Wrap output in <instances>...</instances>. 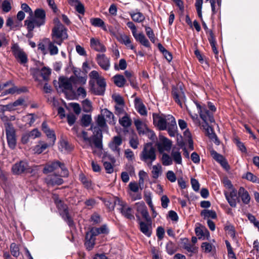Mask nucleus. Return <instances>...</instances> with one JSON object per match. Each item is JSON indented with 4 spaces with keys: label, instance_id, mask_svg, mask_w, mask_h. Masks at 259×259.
I'll use <instances>...</instances> for the list:
<instances>
[{
    "label": "nucleus",
    "instance_id": "f257e3e1",
    "mask_svg": "<svg viewBox=\"0 0 259 259\" xmlns=\"http://www.w3.org/2000/svg\"><path fill=\"white\" fill-rule=\"evenodd\" d=\"M191 99L195 104L198 113L200 118L203 121L202 124L203 129L206 130L207 132L208 133V128L210 127L209 123L215 122L214 113L217 111L216 107L211 102H207V107L209 109V110H208L204 103L198 101L194 97H191Z\"/></svg>",
    "mask_w": 259,
    "mask_h": 259
},
{
    "label": "nucleus",
    "instance_id": "f03ea898",
    "mask_svg": "<svg viewBox=\"0 0 259 259\" xmlns=\"http://www.w3.org/2000/svg\"><path fill=\"white\" fill-rule=\"evenodd\" d=\"M225 187L231 190L230 192L224 191V194L226 199L232 207H236L237 206V200L239 202V200L237 197V191L234 187L231 181L227 177H224L222 181Z\"/></svg>",
    "mask_w": 259,
    "mask_h": 259
},
{
    "label": "nucleus",
    "instance_id": "7ed1b4c3",
    "mask_svg": "<svg viewBox=\"0 0 259 259\" xmlns=\"http://www.w3.org/2000/svg\"><path fill=\"white\" fill-rule=\"evenodd\" d=\"M141 160L148 163V165H151L152 163L156 159V150L152 146L151 143H146L140 154Z\"/></svg>",
    "mask_w": 259,
    "mask_h": 259
},
{
    "label": "nucleus",
    "instance_id": "20e7f679",
    "mask_svg": "<svg viewBox=\"0 0 259 259\" xmlns=\"http://www.w3.org/2000/svg\"><path fill=\"white\" fill-rule=\"evenodd\" d=\"M58 168L61 169L60 177H68L69 175L68 169L64 162H61L59 160H54L48 162L43 169V173L47 174L55 171Z\"/></svg>",
    "mask_w": 259,
    "mask_h": 259
},
{
    "label": "nucleus",
    "instance_id": "39448f33",
    "mask_svg": "<svg viewBox=\"0 0 259 259\" xmlns=\"http://www.w3.org/2000/svg\"><path fill=\"white\" fill-rule=\"evenodd\" d=\"M46 18V11L42 9L37 8L34 11V16L25 21L27 22L29 27L32 28L33 25L36 26V27L45 25Z\"/></svg>",
    "mask_w": 259,
    "mask_h": 259
},
{
    "label": "nucleus",
    "instance_id": "423d86ee",
    "mask_svg": "<svg viewBox=\"0 0 259 259\" xmlns=\"http://www.w3.org/2000/svg\"><path fill=\"white\" fill-rule=\"evenodd\" d=\"M126 25L131 30L133 35L136 41H139L142 45L146 48H150V43L145 35L142 32L139 34L137 33L136 26L133 22H128Z\"/></svg>",
    "mask_w": 259,
    "mask_h": 259
},
{
    "label": "nucleus",
    "instance_id": "0eeeda50",
    "mask_svg": "<svg viewBox=\"0 0 259 259\" xmlns=\"http://www.w3.org/2000/svg\"><path fill=\"white\" fill-rule=\"evenodd\" d=\"M55 21L56 24L52 29V36L61 39H66L68 37L67 28L60 22L58 18H56Z\"/></svg>",
    "mask_w": 259,
    "mask_h": 259
},
{
    "label": "nucleus",
    "instance_id": "6e6552de",
    "mask_svg": "<svg viewBox=\"0 0 259 259\" xmlns=\"http://www.w3.org/2000/svg\"><path fill=\"white\" fill-rule=\"evenodd\" d=\"M89 130L92 131L93 132V143L95 147L99 150H102L103 148L102 130L97 126H94L93 124Z\"/></svg>",
    "mask_w": 259,
    "mask_h": 259
},
{
    "label": "nucleus",
    "instance_id": "1a4fd4ad",
    "mask_svg": "<svg viewBox=\"0 0 259 259\" xmlns=\"http://www.w3.org/2000/svg\"><path fill=\"white\" fill-rule=\"evenodd\" d=\"M171 96L175 102L182 107V101L185 102L186 100L183 85H180L179 87L173 85L171 88Z\"/></svg>",
    "mask_w": 259,
    "mask_h": 259
},
{
    "label": "nucleus",
    "instance_id": "9d476101",
    "mask_svg": "<svg viewBox=\"0 0 259 259\" xmlns=\"http://www.w3.org/2000/svg\"><path fill=\"white\" fill-rule=\"evenodd\" d=\"M6 131L9 146L14 149L16 146L15 131L10 123L7 124Z\"/></svg>",
    "mask_w": 259,
    "mask_h": 259
},
{
    "label": "nucleus",
    "instance_id": "9b49d317",
    "mask_svg": "<svg viewBox=\"0 0 259 259\" xmlns=\"http://www.w3.org/2000/svg\"><path fill=\"white\" fill-rule=\"evenodd\" d=\"M153 122L155 126H157L160 131L166 130L167 127V119L165 118V115H159L157 113H153Z\"/></svg>",
    "mask_w": 259,
    "mask_h": 259
},
{
    "label": "nucleus",
    "instance_id": "f8f14e48",
    "mask_svg": "<svg viewBox=\"0 0 259 259\" xmlns=\"http://www.w3.org/2000/svg\"><path fill=\"white\" fill-rule=\"evenodd\" d=\"M210 153L212 158L219 163L220 164L221 166L226 170H229L230 169V166L225 157L218 153L216 151L212 149L210 151Z\"/></svg>",
    "mask_w": 259,
    "mask_h": 259
},
{
    "label": "nucleus",
    "instance_id": "ddd939ff",
    "mask_svg": "<svg viewBox=\"0 0 259 259\" xmlns=\"http://www.w3.org/2000/svg\"><path fill=\"white\" fill-rule=\"evenodd\" d=\"M96 61L100 67L104 70H108L110 66V58L106 57L105 54H98L96 56Z\"/></svg>",
    "mask_w": 259,
    "mask_h": 259
},
{
    "label": "nucleus",
    "instance_id": "4468645a",
    "mask_svg": "<svg viewBox=\"0 0 259 259\" xmlns=\"http://www.w3.org/2000/svg\"><path fill=\"white\" fill-rule=\"evenodd\" d=\"M95 235L90 230L85 234L84 246L89 251L91 250L94 247L96 241Z\"/></svg>",
    "mask_w": 259,
    "mask_h": 259
},
{
    "label": "nucleus",
    "instance_id": "2eb2a0df",
    "mask_svg": "<svg viewBox=\"0 0 259 259\" xmlns=\"http://www.w3.org/2000/svg\"><path fill=\"white\" fill-rule=\"evenodd\" d=\"M122 143V139L120 136H114L112 141L109 144V148L114 152H117L119 154L120 153V146Z\"/></svg>",
    "mask_w": 259,
    "mask_h": 259
},
{
    "label": "nucleus",
    "instance_id": "dca6fc26",
    "mask_svg": "<svg viewBox=\"0 0 259 259\" xmlns=\"http://www.w3.org/2000/svg\"><path fill=\"white\" fill-rule=\"evenodd\" d=\"M90 46L95 51L98 52L105 53L106 51V47L99 39L92 37L90 39Z\"/></svg>",
    "mask_w": 259,
    "mask_h": 259
},
{
    "label": "nucleus",
    "instance_id": "f3484780",
    "mask_svg": "<svg viewBox=\"0 0 259 259\" xmlns=\"http://www.w3.org/2000/svg\"><path fill=\"white\" fill-rule=\"evenodd\" d=\"M45 182L48 186H54L62 184L64 183V180L55 174L48 176L45 179Z\"/></svg>",
    "mask_w": 259,
    "mask_h": 259
},
{
    "label": "nucleus",
    "instance_id": "a211bd4d",
    "mask_svg": "<svg viewBox=\"0 0 259 259\" xmlns=\"http://www.w3.org/2000/svg\"><path fill=\"white\" fill-rule=\"evenodd\" d=\"M59 87L60 88H62L64 90L72 91V82L69 78L64 77L60 76L59 78Z\"/></svg>",
    "mask_w": 259,
    "mask_h": 259
},
{
    "label": "nucleus",
    "instance_id": "6ab92c4d",
    "mask_svg": "<svg viewBox=\"0 0 259 259\" xmlns=\"http://www.w3.org/2000/svg\"><path fill=\"white\" fill-rule=\"evenodd\" d=\"M139 224L140 231L147 237H151L152 233V223L140 221Z\"/></svg>",
    "mask_w": 259,
    "mask_h": 259
},
{
    "label": "nucleus",
    "instance_id": "aec40b11",
    "mask_svg": "<svg viewBox=\"0 0 259 259\" xmlns=\"http://www.w3.org/2000/svg\"><path fill=\"white\" fill-rule=\"evenodd\" d=\"M238 194L244 204H249L251 199L250 196L248 192L243 187H240L239 188Z\"/></svg>",
    "mask_w": 259,
    "mask_h": 259
},
{
    "label": "nucleus",
    "instance_id": "412c9836",
    "mask_svg": "<svg viewBox=\"0 0 259 259\" xmlns=\"http://www.w3.org/2000/svg\"><path fill=\"white\" fill-rule=\"evenodd\" d=\"M33 169L30 167L27 162L20 161L17 163V175L22 173H32Z\"/></svg>",
    "mask_w": 259,
    "mask_h": 259
},
{
    "label": "nucleus",
    "instance_id": "4be33fe9",
    "mask_svg": "<svg viewBox=\"0 0 259 259\" xmlns=\"http://www.w3.org/2000/svg\"><path fill=\"white\" fill-rule=\"evenodd\" d=\"M97 83L99 88L94 90V94L98 96H102L104 94L106 82L104 78H99L97 80Z\"/></svg>",
    "mask_w": 259,
    "mask_h": 259
},
{
    "label": "nucleus",
    "instance_id": "5701e85b",
    "mask_svg": "<svg viewBox=\"0 0 259 259\" xmlns=\"http://www.w3.org/2000/svg\"><path fill=\"white\" fill-rule=\"evenodd\" d=\"M28 61L27 54L17 46V62L24 67L27 66Z\"/></svg>",
    "mask_w": 259,
    "mask_h": 259
},
{
    "label": "nucleus",
    "instance_id": "b1692460",
    "mask_svg": "<svg viewBox=\"0 0 259 259\" xmlns=\"http://www.w3.org/2000/svg\"><path fill=\"white\" fill-rule=\"evenodd\" d=\"M118 210L124 218L130 220H134L135 217L133 214V210L130 207L125 206L124 208H119Z\"/></svg>",
    "mask_w": 259,
    "mask_h": 259
},
{
    "label": "nucleus",
    "instance_id": "393cba45",
    "mask_svg": "<svg viewBox=\"0 0 259 259\" xmlns=\"http://www.w3.org/2000/svg\"><path fill=\"white\" fill-rule=\"evenodd\" d=\"M135 106H137V111L141 115L146 116L147 114V111L146 108L143 103L141 101V99L138 98H136L135 99Z\"/></svg>",
    "mask_w": 259,
    "mask_h": 259
},
{
    "label": "nucleus",
    "instance_id": "a878e982",
    "mask_svg": "<svg viewBox=\"0 0 259 259\" xmlns=\"http://www.w3.org/2000/svg\"><path fill=\"white\" fill-rule=\"evenodd\" d=\"M207 38L211 47L212 50L215 54V57L217 59H218L219 51L216 47L217 41L213 32L210 31V36H208Z\"/></svg>",
    "mask_w": 259,
    "mask_h": 259
},
{
    "label": "nucleus",
    "instance_id": "bb28decb",
    "mask_svg": "<svg viewBox=\"0 0 259 259\" xmlns=\"http://www.w3.org/2000/svg\"><path fill=\"white\" fill-rule=\"evenodd\" d=\"M90 230L96 236L100 234H108L109 233V230L105 224L102 225L99 228L92 227Z\"/></svg>",
    "mask_w": 259,
    "mask_h": 259
},
{
    "label": "nucleus",
    "instance_id": "cd10ccee",
    "mask_svg": "<svg viewBox=\"0 0 259 259\" xmlns=\"http://www.w3.org/2000/svg\"><path fill=\"white\" fill-rule=\"evenodd\" d=\"M171 141L166 138H164L162 143L158 145V149L160 152H162L164 150L169 151L171 146Z\"/></svg>",
    "mask_w": 259,
    "mask_h": 259
},
{
    "label": "nucleus",
    "instance_id": "c85d7f7f",
    "mask_svg": "<svg viewBox=\"0 0 259 259\" xmlns=\"http://www.w3.org/2000/svg\"><path fill=\"white\" fill-rule=\"evenodd\" d=\"M44 42L46 44H48V49L51 55H57L58 53V49L57 47L55 46L54 42H51L49 38H44Z\"/></svg>",
    "mask_w": 259,
    "mask_h": 259
},
{
    "label": "nucleus",
    "instance_id": "c756f323",
    "mask_svg": "<svg viewBox=\"0 0 259 259\" xmlns=\"http://www.w3.org/2000/svg\"><path fill=\"white\" fill-rule=\"evenodd\" d=\"M90 22L91 24L95 27H101L104 30H107L105 22L99 18H92L90 19Z\"/></svg>",
    "mask_w": 259,
    "mask_h": 259
},
{
    "label": "nucleus",
    "instance_id": "7c9ffc66",
    "mask_svg": "<svg viewBox=\"0 0 259 259\" xmlns=\"http://www.w3.org/2000/svg\"><path fill=\"white\" fill-rule=\"evenodd\" d=\"M118 40L121 44H124L127 47H129L131 50H135V47L131 44V38L129 36L124 35H121L118 39Z\"/></svg>",
    "mask_w": 259,
    "mask_h": 259
},
{
    "label": "nucleus",
    "instance_id": "2f4dec72",
    "mask_svg": "<svg viewBox=\"0 0 259 259\" xmlns=\"http://www.w3.org/2000/svg\"><path fill=\"white\" fill-rule=\"evenodd\" d=\"M114 84L119 88L123 87L126 82V79L121 74H116L113 77Z\"/></svg>",
    "mask_w": 259,
    "mask_h": 259
},
{
    "label": "nucleus",
    "instance_id": "473e14b6",
    "mask_svg": "<svg viewBox=\"0 0 259 259\" xmlns=\"http://www.w3.org/2000/svg\"><path fill=\"white\" fill-rule=\"evenodd\" d=\"M205 131V135L209 137V138L214 141V143L217 145H219L220 144V141L218 138L217 135L214 133L213 128L210 126L209 128H208V133L207 132V131L206 130H204Z\"/></svg>",
    "mask_w": 259,
    "mask_h": 259
},
{
    "label": "nucleus",
    "instance_id": "72a5a7b5",
    "mask_svg": "<svg viewBox=\"0 0 259 259\" xmlns=\"http://www.w3.org/2000/svg\"><path fill=\"white\" fill-rule=\"evenodd\" d=\"M195 232L196 235L198 237L199 239H200L202 237L205 236V235H209V232L208 230L203 226L195 228Z\"/></svg>",
    "mask_w": 259,
    "mask_h": 259
},
{
    "label": "nucleus",
    "instance_id": "f704fd0d",
    "mask_svg": "<svg viewBox=\"0 0 259 259\" xmlns=\"http://www.w3.org/2000/svg\"><path fill=\"white\" fill-rule=\"evenodd\" d=\"M79 180L83 185V186L85 189H91L92 188L91 181L89 180L84 174H81L79 175Z\"/></svg>",
    "mask_w": 259,
    "mask_h": 259
},
{
    "label": "nucleus",
    "instance_id": "c9c22d12",
    "mask_svg": "<svg viewBox=\"0 0 259 259\" xmlns=\"http://www.w3.org/2000/svg\"><path fill=\"white\" fill-rule=\"evenodd\" d=\"M130 15L133 20L136 22H142L145 19L144 15L140 12L137 13L131 12Z\"/></svg>",
    "mask_w": 259,
    "mask_h": 259
},
{
    "label": "nucleus",
    "instance_id": "e433bc0d",
    "mask_svg": "<svg viewBox=\"0 0 259 259\" xmlns=\"http://www.w3.org/2000/svg\"><path fill=\"white\" fill-rule=\"evenodd\" d=\"M96 122L97 126L100 128L102 130H104L105 127H107V125L106 122V119L101 113L98 115Z\"/></svg>",
    "mask_w": 259,
    "mask_h": 259
},
{
    "label": "nucleus",
    "instance_id": "4c0bfd02",
    "mask_svg": "<svg viewBox=\"0 0 259 259\" xmlns=\"http://www.w3.org/2000/svg\"><path fill=\"white\" fill-rule=\"evenodd\" d=\"M70 80L72 81L74 84H84L87 81V77L83 76H74L72 75L70 77Z\"/></svg>",
    "mask_w": 259,
    "mask_h": 259
},
{
    "label": "nucleus",
    "instance_id": "58836bf2",
    "mask_svg": "<svg viewBox=\"0 0 259 259\" xmlns=\"http://www.w3.org/2000/svg\"><path fill=\"white\" fill-rule=\"evenodd\" d=\"M242 178L252 183L259 184V178L251 172H247Z\"/></svg>",
    "mask_w": 259,
    "mask_h": 259
},
{
    "label": "nucleus",
    "instance_id": "ea45409f",
    "mask_svg": "<svg viewBox=\"0 0 259 259\" xmlns=\"http://www.w3.org/2000/svg\"><path fill=\"white\" fill-rule=\"evenodd\" d=\"M92 121V117L91 115L83 114L80 119V124L83 127H87Z\"/></svg>",
    "mask_w": 259,
    "mask_h": 259
},
{
    "label": "nucleus",
    "instance_id": "a19ab883",
    "mask_svg": "<svg viewBox=\"0 0 259 259\" xmlns=\"http://www.w3.org/2000/svg\"><path fill=\"white\" fill-rule=\"evenodd\" d=\"M201 215L203 216L204 219L211 218L212 219H215L217 218L216 212L212 210L203 209L201 212Z\"/></svg>",
    "mask_w": 259,
    "mask_h": 259
},
{
    "label": "nucleus",
    "instance_id": "79ce46f5",
    "mask_svg": "<svg viewBox=\"0 0 259 259\" xmlns=\"http://www.w3.org/2000/svg\"><path fill=\"white\" fill-rule=\"evenodd\" d=\"M142 26L144 27L146 35L149 37L150 40L152 43H155V34L154 33V32L152 28L150 27L149 26H145L143 24H142Z\"/></svg>",
    "mask_w": 259,
    "mask_h": 259
},
{
    "label": "nucleus",
    "instance_id": "37998d69",
    "mask_svg": "<svg viewBox=\"0 0 259 259\" xmlns=\"http://www.w3.org/2000/svg\"><path fill=\"white\" fill-rule=\"evenodd\" d=\"M119 123L124 127H128L132 124V120L126 114L125 116L119 119Z\"/></svg>",
    "mask_w": 259,
    "mask_h": 259
},
{
    "label": "nucleus",
    "instance_id": "c03bdc74",
    "mask_svg": "<svg viewBox=\"0 0 259 259\" xmlns=\"http://www.w3.org/2000/svg\"><path fill=\"white\" fill-rule=\"evenodd\" d=\"M51 73V69L46 67H43L40 70V75L45 81H48Z\"/></svg>",
    "mask_w": 259,
    "mask_h": 259
},
{
    "label": "nucleus",
    "instance_id": "a18cd8bd",
    "mask_svg": "<svg viewBox=\"0 0 259 259\" xmlns=\"http://www.w3.org/2000/svg\"><path fill=\"white\" fill-rule=\"evenodd\" d=\"M165 248L167 253L169 255H172L177 251L175 244L171 241H169L166 243Z\"/></svg>",
    "mask_w": 259,
    "mask_h": 259
},
{
    "label": "nucleus",
    "instance_id": "49530a36",
    "mask_svg": "<svg viewBox=\"0 0 259 259\" xmlns=\"http://www.w3.org/2000/svg\"><path fill=\"white\" fill-rule=\"evenodd\" d=\"M161 161L162 164L165 166L170 165L172 163V159L168 154L165 153L162 154Z\"/></svg>",
    "mask_w": 259,
    "mask_h": 259
},
{
    "label": "nucleus",
    "instance_id": "de8ad7c7",
    "mask_svg": "<svg viewBox=\"0 0 259 259\" xmlns=\"http://www.w3.org/2000/svg\"><path fill=\"white\" fill-rule=\"evenodd\" d=\"M225 231L227 232L228 234L234 239L235 237L236 231L235 227L232 225H226L224 227Z\"/></svg>",
    "mask_w": 259,
    "mask_h": 259
},
{
    "label": "nucleus",
    "instance_id": "09e8293b",
    "mask_svg": "<svg viewBox=\"0 0 259 259\" xmlns=\"http://www.w3.org/2000/svg\"><path fill=\"white\" fill-rule=\"evenodd\" d=\"M127 67V63L124 59H121L119 61V65L117 63L114 64V69L116 70H124Z\"/></svg>",
    "mask_w": 259,
    "mask_h": 259
},
{
    "label": "nucleus",
    "instance_id": "8fccbe9b",
    "mask_svg": "<svg viewBox=\"0 0 259 259\" xmlns=\"http://www.w3.org/2000/svg\"><path fill=\"white\" fill-rule=\"evenodd\" d=\"M171 156L175 162L177 164L182 163V156L179 151H172Z\"/></svg>",
    "mask_w": 259,
    "mask_h": 259
},
{
    "label": "nucleus",
    "instance_id": "3c124183",
    "mask_svg": "<svg viewBox=\"0 0 259 259\" xmlns=\"http://www.w3.org/2000/svg\"><path fill=\"white\" fill-rule=\"evenodd\" d=\"M129 144L130 146L134 149H136L138 148V145L139 144V140L137 135H135L134 136H132L130 139Z\"/></svg>",
    "mask_w": 259,
    "mask_h": 259
},
{
    "label": "nucleus",
    "instance_id": "603ef678",
    "mask_svg": "<svg viewBox=\"0 0 259 259\" xmlns=\"http://www.w3.org/2000/svg\"><path fill=\"white\" fill-rule=\"evenodd\" d=\"M83 111L85 112H89L92 110V104L89 99H85L82 102Z\"/></svg>",
    "mask_w": 259,
    "mask_h": 259
},
{
    "label": "nucleus",
    "instance_id": "864d4df0",
    "mask_svg": "<svg viewBox=\"0 0 259 259\" xmlns=\"http://www.w3.org/2000/svg\"><path fill=\"white\" fill-rule=\"evenodd\" d=\"M90 221L93 222V224H98L101 222V216L97 212L93 213L90 218Z\"/></svg>",
    "mask_w": 259,
    "mask_h": 259
},
{
    "label": "nucleus",
    "instance_id": "5fc2aeb1",
    "mask_svg": "<svg viewBox=\"0 0 259 259\" xmlns=\"http://www.w3.org/2000/svg\"><path fill=\"white\" fill-rule=\"evenodd\" d=\"M101 112L104 117H106L107 120L111 121V119L114 118L113 114L107 108L102 109Z\"/></svg>",
    "mask_w": 259,
    "mask_h": 259
},
{
    "label": "nucleus",
    "instance_id": "6e6d98bb",
    "mask_svg": "<svg viewBox=\"0 0 259 259\" xmlns=\"http://www.w3.org/2000/svg\"><path fill=\"white\" fill-rule=\"evenodd\" d=\"M161 166L159 165V167H158L157 165H153L152 167V177L155 179H157L159 176V175L161 173Z\"/></svg>",
    "mask_w": 259,
    "mask_h": 259
},
{
    "label": "nucleus",
    "instance_id": "4d7b16f0",
    "mask_svg": "<svg viewBox=\"0 0 259 259\" xmlns=\"http://www.w3.org/2000/svg\"><path fill=\"white\" fill-rule=\"evenodd\" d=\"M28 98L26 96L20 97L17 99V106H22L24 107H26L28 105L27 101Z\"/></svg>",
    "mask_w": 259,
    "mask_h": 259
},
{
    "label": "nucleus",
    "instance_id": "13d9d810",
    "mask_svg": "<svg viewBox=\"0 0 259 259\" xmlns=\"http://www.w3.org/2000/svg\"><path fill=\"white\" fill-rule=\"evenodd\" d=\"M112 98L116 103V105H125L124 99L120 95H113Z\"/></svg>",
    "mask_w": 259,
    "mask_h": 259
},
{
    "label": "nucleus",
    "instance_id": "bf43d9fd",
    "mask_svg": "<svg viewBox=\"0 0 259 259\" xmlns=\"http://www.w3.org/2000/svg\"><path fill=\"white\" fill-rule=\"evenodd\" d=\"M104 203L106 206L109 209L110 211L114 210L115 208L114 198H110L109 199L105 200Z\"/></svg>",
    "mask_w": 259,
    "mask_h": 259
},
{
    "label": "nucleus",
    "instance_id": "052dcab7",
    "mask_svg": "<svg viewBox=\"0 0 259 259\" xmlns=\"http://www.w3.org/2000/svg\"><path fill=\"white\" fill-rule=\"evenodd\" d=\"M234 143L237 145L239 150L243 153H246L247 150L244 144L241 142L238 138H236L234 140Z\"/></svg>",
    "mask_w": 259,
    "mask_h": 259
},
{
    "label": "nucleus",
    "instance_id": "680f3d73",
    "mask_svg": "<svg viewBox=\"0 0 259 259\" xmlns=\"http://www.w3.org/2000/svg\"><path fill=\"white\" fill-rule=\"evenodd\" d=\"M62 219L65 222H66L70 228H73L75 227L74 221L70 214L65 216L64 218H62Z\"/></svg>",
    "mask_w": 259,
    "mask_h": 259
},
{
    "label": "nucleus",
    "instance_id": "e2e57ef3",
    "mask_svg": "<svg viewBox=\"0 0 259 259\" xmlns=\"http://www.w3.org/2000/svg\"><path fill=\"white\" fill-rule=\"evenodd\" d=\"M165 234L164 228L162 226H159L156 229V235L158 240H161L163 238Z\"/></svg>",
    "mask_w": 259,
    "mask_h": 259
},
{
    "label": "nucleus",
    "instance_id": "0e129e2a",
    "mask_svg": "<svg viewBox=\"0 0 259 259\" xmlns=\"http://www.w3.org/2000/svg\"><path fill=\"white\" fill-rule=\"evenodd\" d=\"M166 178L171 183L175 182L177 180V177L174 172L172 170H168L166 174Z\"/></svg>",
    "mask_w": 259,
    "mask_h": 259
},
{
    "label": "nucleus",
    "instance_id": "69168bd1",
    "mask_svg": "<svg viewBox=\"0 0 259 259\" xmlns=\"http://www.w3.org/2000/svg\"><path fill=\"white\" fill-rule=\"evenodd\" d=\"M15 18L14 17H8L7 19L6 23V26L9 28V30H12L15 26Z\"/></svg>",
    "mask_w": 259,
    "mask_h": 259
},
{
    "label": "nucleus",
    "instance_id": "338daca9",
    "mask_svg": "<svg viewBox=\"0 0 259 259\" xmlns=\"http://www.w3.org/2000/svg\"><path fill=\"white\" fill-rule=\"evenodd\" d=\"M137 205V211L138 212L141 213L144 212L147 209V207L146 206L144 202H138L136 203Z\"/></svg>",
    "mask_w": 259,
    "mask_h": 259
},
{
    "label": "nucleus",
    "instance_id": "774afa93",
    "mask_svg": "<svg viewBox=\"0 0 259 259\" xmlns=\"http://www.w3.org/2000/svg\"><path fill=\"white\" fill-rule=\"evenodd\" d=\"M30 138L34 139L36 138L39 137L41 136L40 132L37 128H34L28 133Z\"/></svg>",
    "mask_w": 259,
    "mask_h": 259
}]
</instances>
